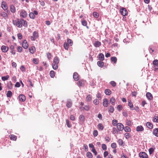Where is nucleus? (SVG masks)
I'll list each match as a JSON object with an SVG mask.
<instances>
[{"instance_id": "f257e3e1", "label": "nucleus", "mask_w": 158, "mask_h": 158, "mask_svg": "<svg viewBox=\"0 0 158 158\" xmlns=\"http://www.w3.org/2000/svg\"><path fill=\"white\" fill-rule=\"evenodd\" d=\"M13 24L18 27L21 28L23 25L27 27V22L23 19H17L13 21Z\"/></svg>"}, {"instance_id": "f03ea898", "label": "nucleus", "mask_w": 158, "mask_h": 158, "mask_svg": "<svg viewBox=\"0 0 158 158\" xmlns=\"http://www.w3.org/2000/svg\"><path fill=\"white\" fill-rule=\"evenodd\" d=\"M38 36V33L35 31L33 33V36H31L30 39L31 40L34 41L37 38Z\"/></svg>"}, {"instance_id": "7ed1b4c3", "label": "nucleus", "mask_w": 158, "mask_h": 158, "mask_svg": "<svg viewBox=\"0 0 158 158\" xmlns=\"http://www.w3.org/2000/svg\"><path fill=\"white\" fill-rule=\"evenodd\" d=\"M38 14V12L37 10H34V12L30 13L29 16L30 18L34 19L35 17V15H37Z\"/></svg>"}, {"instance_id": "20e7f679", "label": "nucleus", "mask_w": 158, "mask_h": 158, "mask_svg": "<svg viewBox=\"0 0 158 158\" xmlns=\"http://www.w3.org/2000/svg\"><path fill=\"white\" fill-rule=\"evenodd\" d=\"M140 158H148L147 154L144 152H141L139 154Z\"/></svg>"}, {"instance_id": "39448f33", "label": "nucleus", "mask_w": 158, "mask_h": 158, "mask_svg": "<svg viewBox=\"0 0 158 158\" xmlns=\"http://www.w3.org/2000/svg\"><path fill=\"white\" fill-rule=\"evenodd\" d=\"M117 127L118 130L122 131L124 129V126L121 123H119L117 124Z\"/></svg>"}, {"instance_id": "423d86ee", "label": "nucleus", "mask_w": 158, "mask_h": 158, "mask_svg": "<svg viewBox=\"0 0 158 158\" xmlns=\"http://www.w3.org/2000/svg\"><path fill=\"white\" fill-rule=\"evenodd\" d=\"M22 47L25 49H27L28 47V44L26 40H24L22 44Z\"/></svg>"}, {"instance_id": "0eeeda50", "label": "nucleus", "mask_w": 158, "mask_h": 158, "mask_svg": "<svg viewBox=\"0 0 158 158\" xmlns=\"http://www.w3.org/2000/svg\"><path fill=\"white\" fill-rule=\"evenodd\" d=\"M20 15L23 18H26L27 16V13L25 10H22L20 13Z\"/></svg>"}, {"instance_id": "6e6552de", "label": "nucleus", "mask_w": 158, "mask_h": 158, "mask_svg": "<svg viewBox=\"0 0 158 158\" xmlns=\"http://www.w3.org/2000/svg\"><path fill=\"white\" fill-rule=\"evenodd\" d=\"M103 105L105 107H107L108 105V101L106 98H105L103 100Z\"/></svg>"}, {"instance_id": "1a4fd4ad", "label": "nucleus", "mask_w": 158, "mask_h": 158, "mask_svg": "<svg viewBox=\"0 0 158 158\" xmlns=\"http://www.w3.org/2000/svg\"><path fill=\"white\" fill-rule=\"evenodd\" d=\"M19 100L22 102L25 101L26 100L25 96L23 94L19 95Z\"/></svg>"}, {"instance_id": "9d476101", "label": "nucleus", "mask_w": 158, "mask_h": 158, "mask_svg": "<svg viewBox=\"0 0 158 158\" xmlns=\"http://www.w3.org/2000/svg\"><path fill=\"white\" fill-rule=\"evenodd\" d=\"M73 78L76 81H77L79 79V76L77 73L75 72L73 73Z\"/></svg>"}, {"instance_id": "9b49d317", "label": "nucleus", "mask_w": 158, "mask_h": 158, "mask_svg": "<svg viewBox=\"0 0 158 158\" xmlns=\"http://www.w3.org/2000/svg\"><path fill=\"white\" fill-rule=\"evenodd\" d=\"M153 64L156 69H158V60H155L153 62Z\"/></svg>"}, {"instance_id": "f8f14e48", "label": "nucleus", "mask_w": 158, "mask_h": 158, "mask_svg": "<svg viewBox=\"0 0 158 158\" xmlns=\"http://www.w3.org/2000/svg\"><path fill=\"white\" fill-rule=\"evenodd\" d=\"M1 49L4 52H6L8 50V48L5 45H3L2 46Z\"/></svg>"}, {"instance_id": "ddd939ff", "label": "nucleus", "mask_w": 158, "mask_h": 158, "mask_svg": "<svg viewBox=\"0 0 158 158\" xmlns=\"http://www.w3.org/2000/svg\"><path fill=\"white\" fill-rule=\"evenodd\" d=\"M146 96L149 100H151L153 98L152 94L149 92H148L146 94Z\"/></svg>"}, {"instance_id": "4468645a", "label": "nucleus", "mask_w": 158, "mask_h": 158, "mask_svg": "<svg viewBox=\"0 0 158 158\" xmlns=\"http://www.w3.org/2000/svg\"><path fill=\"white\" fill-rule=\"evenodd\" d=\"M144 130V128L142 126L140 125L136 127V130L137 131H142Z\"/></svg>"}, {"instance_id": "2eb2a0df", "label": "nucleus", "mask_w": 158, "mask_h": 158, "mask_svg": "<svg viewBox=\"0 0 158 158\" xmlns=\"http://www.w3.org/2000/svg\"><path fill=\"white\" fill-rule=\"evenodd\" d=\"M153 134L156 137H158V128H155L153 130Z\"/></svg>"}, {"instance_id": "dca6fc26", "label": "nucleus", "mask_w": 158, "mask_h": 158, "mask_svg": "<svg viewBox=\"0 0 158 158\" xmlns=\"http://www.w3.org/2000/svg\"><path fill=\"white\" fill-rule=\"evenodd\" d=\"M59 58L57 56L54 57L53 60V64H58L59 62Z\"/></svg>"}, {"instance_id": "f3484780", "label": "nucleus", "mask_w": 158, "mask_h": 158, "mask_svg": "<svg viewBox=\"0 0 158 158\" xmlns=\"http://www.w3.org/2000/svg\"><path fill=\"white\" fill-rule=\"evenodd\" d=\"M9 137L10 139L13 141H16L17 139V136L13 134L10 135Z\"/></svg>"}, {"instance_id": "a211bd4d", "label": "nucleus", "mask_w": 158, "mask_h": 158, "mask_svg": "<svg viewBox=\"0 0 158 158\" xmlns=\"http://www.w3.org/2000/svg\"><path fill=\"white\" fill-rule=\"evenodd\" d=\"M147 127L149 129H152L153 128L152 124L150 122H148L146 123Z\"/></svg>"}, {"instance_id": "6ab92c4d", "label": "nucleus", "mask_w": 158, "mask_h": 158, "mask_svg": "<svg viewBox=\"0 0 158 158\" xmlns=\"http://www.w3.org/2000/svg\"><path fill=\"white\" fill-rule=\"evenodd\" d=\"M116 100L113 97L111 98L110 100V102L111 104L113 105H114Z\"/></svg>"}, {"instance_id": "aec40b11", "label": "nucleus", "mask_w": 158, "mask_h": 158, "mask_svg": "<svg viewBox=\"0 0 158 158\" xmlns=\"http://www.w3.org/2000/svg\"><path fill=\"white\" fill-rule=\"evenodd\" d=\"M77 85L79 87L83 86L84 81L82 80H80L78 81Z\"/></svg>"}, {"instance_id": "412c9836", "label": "nucleus", "mask_w": 158, "mask_h": 158, "mask_svg": "<svg viewBox=\"0 0 158 158\" xmlns=\"http://www.w3.org/2000/svg\"><path fill=\"white\" fill-rule=\"evenodd\" d=\"M101 43L98 41H97L95 42L94 44V46L96 47H98L101 45Z\"/></svg>"}, {"instance_id": "4be33fe9", "label": "nucleus", "mask_w": 158, "mask_h": 158, "mask_svg": "<svg viewBox=\"0 0 158 158\" xmlns=\"http://www.w3.org/2000/svg\"><path fill=\"white\" fill-rule=\"evenodd\" d=\"M114 111V108L112 106H110L108 107V112L111 113H113Z\"/></svg>"}, {"instance_id": "5701e85b", "label": "nucleus", "mask_w": 158, "mask_h": 158, "mask_svg": "<svg viewBox=\"0 0 158 158\" xmlns=\"http://www.w3.org/2000/svg\"><path fill=\"white\" fill-rule=\"evenodd\" d=\"M104 63L102 61H99L97 62L98 65L100 67H102L104 65Z\"/></svg>"}, {"instance_id": "b1692460", "label": "nucleus", "mask_w": 158, "mask_h": 158, "mask_svg": "<svg viewBox=\"0 0 158 158\" xmlns=\"http://www.w3.org/2000/svg\"><path fill=\"white\" fill-rule=\"evenodd\" d=\"M99 60L101 61L103 60L104 59V54L102 53H100L99 54Z\"/></svg>"}, {"instance_id": "393cba45", "label": "nucleus", "mask_w": 158, "mask_h": 158, "mask_svg": "<svg viewBox=\"0 0 158 158\" xmlns=\"http://www.w3.org/2000/svg\"><path fill=\"white\" fill-rule=\"evenodd\" d=\"M35 50V48L34 47H32L31 48H29V52L32 54L34 53Z\"/></svg>"}, {"instance_id": "a878e982", "label": "nucleus", "mask_w": 158, "mask_h": 158, "mask_svg": "<svg viewBox=\"0 0 158 158\" xmlns=\"http://www.w3.org/2000/svg\"><path fill=\"white\" fill-rule=\"evenodd\" d=\"M1 15L4 17L5 19H6L8 18L7 15L6 13L4 12H2L1 13Z\"/></svg>"}, {"instance_id": "bb28decb", "label": "nucleus", "mask_w": 158, "mask_h": 158, "mask_svg": "<svg viewBox=\"0 0 158 158\" xmlns=\"http://www.w3.org/2000/svg\"><path fill=\"white\" fill-rule=\"evenodd\" d=\"M2 7L3 10H6L7 6H6V3L4 2H2Z\"/></svg>"}, {"instance_id": "cd10ccee", "label": "nucleus", "mask_w": 158, "mask_h": 158, "mask_svg": "<svg viewBox=\"0 0 158 158\" xmlns=\"http://www.w3.org/2000/svg\"><path fill=\"white\" fill-rule=\"evenodd\" d=\"M120 13L123 16H125L127 15V10H120Z\"/></svg>"}, {"instance_id": "c85d7f7f", "label": "nucleus", "mask_w": 158, "mask_h": 158, "mask_svg": "<svg viewBox=\"0 0 158 158\" xmlns=\"http://www.w3.org/2000/svg\"><path fill=\"white\" fill-rule=\"evenodd\" d=\"M72 106V102L71 101H68L66 105V106L68 108H70Z\"/></svg>"}, {"instance_id": "c756f323", "label": "nucleus", "mask_w": 158, "mask_h": 158, "mask_svg": "<svg viewBox=\"0 0 158 158\" xmlns=\"http://www.w3.org/2000/svg\"><path fill=\"white\" fill-rule=\"evenodd\" d=\"M105 93L107 95H110L111 94V91L109 89H106L105 90Z\"/></svg>"}, {"instance_id": "7c9ffc66", "label": "nucleus", "mask_w": 158, "mask_h": 158, "mask_svg": "<svg viewBox=\"0 0 158 158\" xmlns=\"http://www.w3.org/2000/svg\"><path fill=\"white\" fill-rule=\"evenodd\" d=\"M128 106L131 110H133V105L131 101H128Z\"/></svg>"}, {"instance_id": "2f4dec72", "label": "nucleus", "mask_w": 158, "mask_h": 158, "mask_svg": "<svg viewBox=\"0 0 158 158\" xmlns=\"http://www.w3.org/2000/svg\"><path fill=\"white\" fill-rule=\"evenodd\" d=\"M79 118L80 121L83 122L85 120V117L84 115H80Z\"/></svg>"}, {"instance_id": "473e14b6", "label": "nucleus", "mask_w": 158, "mask_h": 158, "mask_svg": "<svg viewBox=\"0 0 158 158\" xmlns=\"http://www.w3.org/2000/svg\"><path fill=\"white\" fill-rule=\"evenodd\" d=\"M111 60L114 63H116L117 61V59L116 57H112L111 58Z\"/></svg>"}, {"instance_id": "72a5a7b5", "label": "nucleus", "mask_w": 158, "mask_h": 158, "mask_svg": "<svg viewBox=\"0 0 158 158\" xmlns=\"http://www.w3.org/2000/svg\"><path fill=\"white\" fill-rule=\"evenodd\" d=\"M92 100V97H91V96L90 95H88L86 99V101L87 102H89L91 101Z\"/></svg>"}, {"instance_id": "f704fd0d", "label": "nucleus", "mask_w": 158, "mask_h": 158, "mask_svg": "<svg viewBox=\"0 0 158 158\" xmlns=\"http://www.w3.org/2000/svg\"><path fill=\"white\" fill-rule=\"evenodd\" d=\"M55 73L52 70L50 72V75L51 77H52V78L54 77L55 76Z\"/></svg>"}, {"instance_id": "c9c22d12", "label": "nucleus", "mask_w": 158, "mask_h": 158, "mask_svg": "<svg viewBox=\"0 0 158 158\" xmlns=\"http://www.w3.org/2000/svg\"><path fill=\"white\" fill-rule=\"evenodd\" d=\"M86 156L89 158H92L93 157L92 153L89 152H88L87 153Z\"/></svg>"}, {"instance_id": "e433bc0d", "label": "nucleus", "mask_w": 158, "mask_h": 158, "mask_svg": "<svg viewBox=\"0 0 158 158\" xmlns=\"http://www.w3.org/2000/svg\"><path fill=\"white\" fill-rule=\"evenodd\" d=\"M98 127L99 129L102 130L104 128L102 124L101 123H99L98 125Z\"/></svg>"}, {"instance_id": "4c0bfd02", "label": "nucleus", "mask_w": 158, "mask_h": 158, "mask_svg": "<svg viewBox=\"0 0 158 158\" xmlns=\"http://www.w3.org/2000/svg\"><path fill=\"white\" fill-rule=\"evenodd\" d=\"M124 131L125 132H130L131 130L129 127H125L124 128Z\"/></svg>"}, {"instance_id": "58836bf2", "label": "nucleus", "mask_w": 158, "mask_h": 158, "mask_svg": "<svg viewBox=\"0 0 158 158\" xmlns=\"http://www.w3.org/2000/svg\"><path fill=\"white\" fill-rule=\"evenodd\" d=\"M9 75H7L6 76L2 77V79L3 81H5L8 79L9 78Z\"/></svg>"}, {"instance_id": "ea45409f", "label": "nucleus", "mask_w": 158, "mask_h": 158, "mask_svg": "<svg viewBox=\"0 0 158 158\" xmlns=\"http://www.w3.org/2000/svg\"><path fill=\"white\" fill-rule=\"evenodd\" d=\"M117 109L118 111H120L121 110H122L123 109V106L121 105H118L117 106Z\"/></svg>"}, {"instance_id": "a19ab883", "label": "nucleus", "mask_w": 158, "mask_h": 158, "mask_svg": "<svg viewBox=\"0 0 158 158\" xmlns=\"http://www.w3.org/2000/svg\"><path fill=\"white\" fill-rule=\"evenodd\" d=\"M12 93L11 91H8L7 94V97L10 98L12 96Z\"/></svg>"}, {"instance_id": "79ce46f5", "label": "nucleus", "mask_w": 158, "mask_h": 158, "mask_svg": "<svg viewBox=\"0 0 158 158\" xmlns=\"http://www.w3.org/2000/svg\"><path fill=\"white\" fill-rule=\"evenodd\" d=\"M64 47L66 50H68L69 49V44L65 42L64 44Z\"/></svg>"}, {"instance_id": "37998d69", "label": "nucleus", "mask_w": 158, "mask_h": 158, "mask_svg": "<svg viewBox=\"0 0 158 158\" xmlns=\"http://www.w3.org/2000/svg\"><path fill=\"white\" fill-rule=\"evenodd\" d=\"M93 16L96 18H97L98 17L99 15L98 13L96 12H94L93 13Z\"/></svg>"}, {"instance_id": "c03bdc74", "label": "nucleus", "mask_w": 158, "mask_h": 158, "mask_svg": "<svg viewBox=\"0 0 158 158\" xmlns=\"http://www.w3.org/2000/svg\"><path fill=\"white\" fill-rule=\"evenodd\" d=\"M52 67L54 69H55V70L56 69H58V64H54L52 63Z\"/></svg>"}, {"instance_id": "a18cd8bd", "label": "nucleus", "mask_w": 158, "mask_h": 158, "mask_svg": "<svg viewBox=\"0 0 158 158\" xmlns=\"http://www.w3.org/2000/svg\"><path fill=\"white\" fill-rule=\"evenodd\" d=\"M67 44L69 45L70 44V45H72L73 44V41L70 39H68L67 40Z\"/></svg>"}, {"instance_id": "49530a36", "label": "nucleus", "mask_w": 158, "mask_h": 158, "mask_svg": "<svg viewBox=\"0 0 158 158\" xmlns=\"http://www.w3.org/2000/svg\"><path fill=\"white\" fill-rule=\"evenodd\" d=\"M153 121L155 122H158V116H155L153 118Z\"/></svg>"}, {"instance_id": "de8ad7c7", "label": "nucleus", "mask_w": 158, "mask_h": 158, "mask_svg": "<svg viewBox=\"0 0 158 158\" xmlns=\"http://www.w3.org/2000/svg\"><path fill=\"white\" fill-rule=\"evenodd\" d=\"M99 101L97 99H95L93 101V103L96 105H98L99 104Z\"/></svg>"}, {"instance_id": "09e8293b", "label": "nucleus", "mask_w": 158, "mask_h": 158, "mask_svg": "<svg viewBox=\"0 0 158 158\" xmlns=\"http://www.w3.org/2000/svg\"><path fill=\"white\" fill-rule=\"evenodd\" d=\"M118 142L119 145L120 146H122L123 144V141L122 139H119L118 141Z\"/></svg>"}, {"instance_id": "8fccbe9b", "label": "nucleus", "mask_w": 158, "mask_h": 158, "mask_svg": "<svg viewBox=\"0 0 158 158\" xmlns=\"http://www.w3.org/2000/svg\"><path fill=\"white\" fill-rule=\"evenodd\" d=\"M32 61L35 64H38L39 63V60H38L36 59V58H34L33 60Z\"/></svg>"}, {"instance_id": "3c124183", "label": "nucleus", "mask_w": 158, "mask_h": 158, "mask_svg": "<svg viewBox=\"0 0 158 158\" xmlns=\"http://www.w3.org/2000/svg\"><path fill=\"white\" fill-rule=\"evenodd\" d=\"M82 24L84 26H86L87 23L85 20L83 19L81 22Z\"/></svg>"}, {"instance_id": "603ef678", "label": "nucleus", "mask_w": 158, "mask_h": 158, "mask_svg": "<svg viewBox=\"0 0 158 158\" xmlns=\"http://www.w3.org/2000/svg\"><path fill=\"white\" fill-rule=\"evenodd\" d=\"M66 123L67 126L69 127H71L72 126V125H71V124H70L69 120H68V119L66 120Z\"/></svg>"}, {"instance_id": "864d4df0", "label": "nucleus", "mask_w": 158, "mask_h": 158, "mask_svg": "<svg viewBox=\"0 0 158 158\" xmlns=\"http://www.w3.org/2000/svg\"><path fill=\"white\" fill-rule=\"evenodd\" d=\"M111 146L113 148L115 149L117 147L116 144L115 143H113L111 144Z\"/></svg>"}, {"instance_id": "5fc2aeb1", "label": "nucleus", "mask_w": 158, "mask_h": 158, "mask_svg": "<svg viewBox=\"0 0 158 158\" xmlns=\"http://www.w3.org/2000/svg\"><path fill=\"white\" fill-rule=\"evenodd\" d=\"M93 134L94 136V137L97 136L98 135V132L96 130H94V131H93Z\"/></svg>"}, {"instance_id": "6e6d98bb", "label": "nucleus", "mask_w": 158, "mask_h": 158, "mask_svg": "<svg viewBox=\"0 0 158 158\" xmlns=\"http://www.w3.org/2000/svg\"><path fill=\"white\" fill-rule=\"evenodd\" d=\"M112 124L114 126H115L117 124V121L116 120L114 119L112 121Z\"/></svg>"}, {"instance_id": "4d7b16f0", "label": "nucleus", "mask_w": 158, "mask_h": 158, "mask_svg": "<svg viewBox=\"0 0 158 158\" xmlns=\"http://www.w3.org/2000/svg\"><path fill=\"white\" fill-rule=\"evenodd\" d=\"M150 154H152L154 151V149L152 148H151L149 149L148 150Z\"/></svg>"}, {"instance_id": "13d9d810", "label": "nucleus", "mask_w": 158, "mask_h": 158, "mask_svg": "<svg viewBox=\"0 0 158 158\" xmlns=\"http://www.w3.org/2000/svg\"><path fill=\"white\" fill-rule=\"evenodd\" d=\"M102 148L104 150H106L107 149V147L106 145L105 144H102Z\"/></svg>"}, {"instance_id": "bf43d9fd", "label": "nucleus", "mask_w": 158, "mask_h": 158, "mask_svg": "<svg viewBox=\"0 0 158 158\" xmlns=\"http://www.w3.org/2000/svg\"><path fill=\"white\" fill-rule=\"evenodd\" d=\"M125 137L126 139H127L130 136V134L129 133H126L125 134Z\"/></svg>"}, {"instance_id": "052dcab7", "label": "nucleus", "mask_w": 158, "mask_h": 158, "mask_svg": "<svg viewBox=\"0 0 158 158\" xmlns=\"http://www.w3.org/2000/svg\"><path fill=\"white\" fill-rule=\"evenodd\" d=\"M110 84L112 85V86L113 87H115L116 85V83L114 81H112L110 82Z\"/></svg>"}, {"instance_id": "680f3d73", "label": "nucleus", "mask_w": 158, "mask_h": 158, "mask_svg": "<svg viewBox=\"0 0 158 158\" xmlns=\"http://www.w3.org/2000/svg\"><path fill=\"white\" fill-rule=\"evenodd\" d=\"M47 55L48 58L50 60V59H51V58L52 55H51V53H50L49 52L47 53Z\"/></svg>"}, {"instance_id": "e2e57ef3", "label": "nucleus", "mask_w": 158, "mask_h": 158, "mask_svg": "<svg viewBox=\"0 0 158 158\" xmlns=\"http://www.w3.org/2000/svg\"><path fill=\"white\" fill-rule=\"evenodd\" d=\"M17 36H18V39H19V40H21L22 39L23 36H22V35L21 33H18L17 34Z\"/></svg>"}, {"instance_id": "0e129e2a", "label": "nucleus", "mask_w": 158, "mask_h": 158, "mask_svg": "<svg viewBox=\"0 0 158 158\" xmlns=\"http://www.w3.org/2000/svg\"><path fill=\"white\" fill-rule=\"evenodd\" d=\"M17 50L19 52H21L22 50V48L20 46H18L17 48Z\"/></svg>"}, {"instance_id": "69168bd1", "label": "nucleus", "mask_w": 158, "mask_h": 158, "mask_svg": "<svg viewBox=\"0 0 158 158\" xmlns=\"http://www.w3.org/2000/svg\"><path fill=\"white\" fill-rule=\"evenodd\" d=\"M126 123L128 126H130L131 125V122L130 120H127L126 121Z\"/></svg>"}, {"instance_id": "338daca9", "label": "nucleus", "mask_w": 158, "mask_h": 158, "mask_svg": "<svg viewBox=\"0 0 158 158\" xmlns=\"http://www.w3.org/2000/svg\"><path fill=\"white\" fill-rule=\"evenodd\" d=\"M7 87L10 89H11L12 88V84L11 82L8 83L7 85Z\"/></svg>"}, {"instance_id": "774afa93", "label": "nucleus", "mask_w": 158, "mask_h": 158, "mask_svg": "<svg viewBox=\"0 0 158 158\" xmlns=\"http://www.w3.org/2000/svg\"><path fill=\"white\" fill-rule=\"evenodd\" d=\"M89 110V107L88 105L85 106L84 107V110L86 111Z\"/></svg>"}]
</instances>
